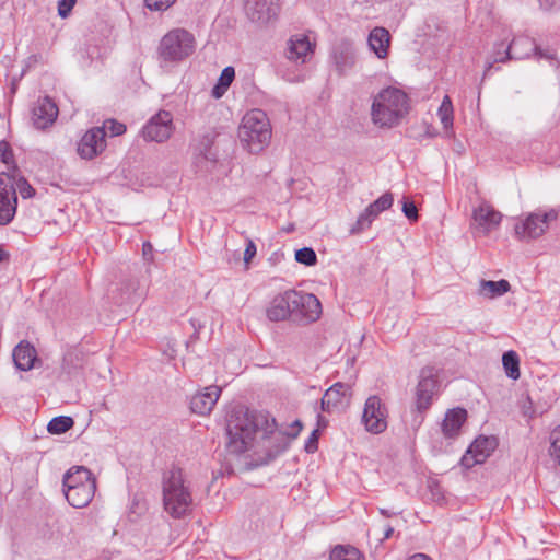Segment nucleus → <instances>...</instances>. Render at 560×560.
<instances>
[{
    "mask_svg": "<svg viewBox=\"0 0 560 560\" xmlns=\"http://www.w3.org/2000/svg\"><path fill=\"white\" fill-rule=\"evenodd\" d=\"M102 127H105V131L108 130L112 137L120 136L126 131V126L115 119L105 120Z\"/></svg>",
    "mask_w": 560,
    "mask_h": 560,
    "instance_id": "37",
    "label": "nucleus"
},
{
    "mask_svg": "<svg viewBox=\"0 0 560 560\" xmlns=\"http://www.w3.org/2000/svg\"><path fill=\"white\" fill-rule=\"evenodd\" d=\"M96 482H88L72 489L65 490V497L75 509L85 508L94 498Z\"/></svg>",
    "mask_w": 560,
    "mask_h": 560,
    "instance_id": "23",
    "label": "nucleus"
},
{
    "mask_svg": "<svg viewBox=\"0 0 560 560\" xmlns=\"http://www.w3.org/2000/svg\"><path fill=\"white\" fill-rule=\"evenodd\" d=\"M505 49H506V46H505L504 43H501V44H498V45L494 46L493 59H492V61H488L486 63L485 75H487L490 72V70L493 67V63L497 62V61H494V59L497 57L498 58H505Z\"/></svg>",
    "mask_w": 560,
    "mask_h": 560,
    "instance_id": "42",
    "label": "nucleus"
},
{
    "mask_svg": "<svg viewBox=\"0 0 560 560\" xmlns=\"http://www.w3.org/2000/svg\"><path fill=\"white\" fill-rule=\"evenodd\" d=\"M510 290V282L505 279L499 281L481 280L479 282L478 294L486 299H495L508 293Z\"/></svg>",
    "mask_w": 560,
    "mask_h": 560,
    "instance_id": "29",
    "label": "nucleus"
},
{
    "mask_svg": "<svg viewBox=\"0 0 560 560\" xmlns=\"http://www.w3.org/2000/svg\"><path fill=\"white\" fill-rule=\"evenodd\" d=\"M63 491L80 487L88 482H96L90 469L83 466H73L63 476Z\"/></svg>",
    "mask_w": 560,
    "mask_h": 560,
    "instance_id": "27",
    "label": "nucleus"
},
{
    "mask_svg": "<svg viewBox=\"0 0 560 560\" xmlns=\"http://www.w3.org/2000/svg\"><path fill=\"white\" fill-rule=\"evenodd\" d=\"M196 48L195 35L184 27H175L161 37L156 59L161 68H173L189 59Z\"/></svg>",
    "mask_w": 560,
    "mask_h": 560,
    "instance_id": "3",
    "label": "nucleus"
},
{
    "mask_svg": "<svg viewBox=\"0 0 560 560\" xmlns=\"http://www.w3.org/2000/svg\"><path fill=\"white\" fill-rule=\"evenodd\" d=\"M302 430V423L300 420H295L291 427L290 430L287 431L284 434L289 438L295 439Z\"/></svg>",
    "mask_w": 560,
    "mask_h": 560,
    "instance_id": "48",
    "label": "nucleus"
},
{
    "mask_svg": "<svg viewBox=\"0 0 560 560\" xmlns=\"http://www.w3.org/2000/svg\"><path fill=\"white\" fill-rule=\"evenodd\" d=\"M74 424L71 417L58 416L52 418L47 425V430L51 434H61L70 430Z\"/></svg>",
    "mask_w": 560,
    "mask_h": 560,
    "instance_id": "32",
    "label": "nucleus"
},
{
    "mask_svg": "<svg viewBox=\"0 0 560 560\" xmlns=\"http://www.w3.org/2000/svg\"><path fill=\"white\" fill-rule=\"evenodd\" d=\"M394 198L390 192L383 194L374 202L370 203L365 210L358 217L355 224L351 228L352 234L360 233L370 228L372 222L378 217L380 213L389 209L393 206Z\"/></svg>",
    "mask_w": 560,
    "mask_h": 560,
    "instance_id": "15",
    "label": "nucleus"
},
{
    "mask_svg": "<svg viewBox=\"0 0 560 560\" xmlns=\"http://www.w3.org/2000/svg\"><path fill=\"white\" fill-rule=\"evenodd\" d=\"M522 412L525 417L532 418L535 413L533 408V402L529 397H526L525 401L522 405Z\"/></svg>",
    "mask_w": 560,
    "mask_h": 560,
    "instance_id": "49",
    "label": "nucleus"
},
{
    "mask_svg": "<svg viewBox=\"0 0 560 560\" xmlns=\"http://www.w3.org/2000/svg\"><path fill=\"white\" fill-rule=\"evenodd\" d=\"M235 78V70L233 67L229 66V67H225L220 77H219V80L218 82L222 85V86H225L226 89L230 88V85L232 84L233 80Z\"/></svg>",
    "mask_w": 560,
    "mask_h": 560,
    "instance_id": "39",
    "label": "nucleus"
},
{
    "mask_svg": "<svg viewBox=\"0 0 560 560\" xmlns=\"http://www.w3.org/2000/svg\"><path fill=\"white\" fill-rule=\"evenodd\" d=\"M472 220L476 223L477 231L482 235H487L500 225L502 214L489 203L482 202L474 209Z\"/></svg>",
    "mask_w": 560,
    "mask_h": 560,
    "instance_id": "19",
    "label": "nucleus"
},
{
    "mask_svg": "<svg viewBox=\"0 0 560 560\" xmlns=\"http://www.w3.org/2000/svg\"><path fill=\"white\" fill-rule=\"evenodd\" d=\"M380 512H381L382 515H384L386 517H390L392 515H396L397 514L396 512H389V511H387L385 509H381Z\"/></svg>",
    "mask_w": 560,
    "mask_h": 560,
    "instance_id": "56",
    "label": "nucleus"
},
{
    "mask_svg": "<svg viewBox=\"0 0 560 560\" xmlns=\"http://www.w3.org/2000/svg\"><path fill=\"white\" fill-rule=\"evenodd\" d=\"M162 500L165 512L173 518H180L191 510L190 483L180 467L173 465L163 471Z\"/></svg>",
    "mask_w": 560,
    "mask_h": 560,
    "instance_id": "2",
    "label": "nucleus"
},
{
    "mask_svg": "<svg viewBox=\"0 0 560 560\" xmlns=\"http://www.w3.org/2000/svg\"><path fill=\"white\" fill-rule=\"evenodd\" d=\"M296 302L295 290L277 294L266 308V316L271 322H292V305Z\"/></svg>",
    "mask_w": 560,
    "mask_h": 560,
    "instance_id": "13",
    "label": "nucleus"
},
{
    "mask_svg": "<svg viewBox=\"0 0 560 560\" xmlns=\"http://www.w3.org/2000/svg\"><path fill=\"white\" fill-rule=\"evenodd\" d=\"M16 206L15 179L8 173H0V225L14 219Z\"/></svg>",
    "mask_w": 560,
    "mask_h": 560,
    "instance_id": "11",
    "label": "nucleus"
},
{
    "mask_svg": "<svg viewBox=\"0 0 560 560\" xmlns=\"http://www.w3.org/2000/svg\"><path fill=\"white\" fill-rule=\"evenodd\" d=\"M330 560H363V557L354 547L337 546L330 552Z\"/></svg>",
    "mask_w": 560,
    "mask_h": 560,
    "instance_id": "33",
    "label": "nucleus"
},
{
    "mask_svg": "<svg viewBox=\"0 0 560 560\" xmlns=\"http://www.w3.org/2000/svg\"><path fill=\"white\" fill-rule=\"evenodd\" d=\"M213 140V137L211 135H207L205 137V141H206V147H205V151H200V154L197 155L196 158V163H199L201 160H206L207 162H214V154L207 149L208 145L211 144Z\"/></svg>",
    "mask_w": 560,
    "mask_h": 560,
    "instance_id": "43",
    "label": "nucleus"
},
{
    "mask_svg": "<svg viewBox=\"0 0 560 560\" xmlns=\"http://www.w3.org/2000/svg\"><path fill=\"white\" fill-rule=\"evenodd\" d=\"M176 0H144L148 9L151 11H165L174 4Z\"/></svg>",
    "mask_w": 560,
    "mask_h": 560,
    "instance_id": "38",
    "label": "nucleus"
},
{
    "mask_svg": "<svg viewBox=\"0 0 560 560\" xmlns=\"http://www.w3.org/2000/svg\"><path fill=\"white\" fill-rule=\"evenodd\" d=\"M389 42V32L384 27L373 28L368 38L371 50H373L375 55L381 59L387 56Z\"/></svg>",
    "mask_w": 560,
    "mask_h": 560,
    "instance_id": "28",
    "label": "nucleus"
},
{
    "mask_svg": "<svg viewBox=\"0 0 560 560\" xmlns=\"http://www.w3.org/2000/svg\"><path fill=\"white\" fill-rule=\"evenodd\" d=\"M317 423H318L319 427H326L327 420L323 416L318 415L317 416Z\"/></svg>",
    "mask_w": 560,
    "mask_h": 560,
    "instance_id": "55",
    "label": "nucleus"
},
{
    "mask_svg": "<svg viewBox=\"0 0 560 560\" xmlns=\"http://www.w3.org/2000/svg\"><path fill=\"white\" fill-rule=\"evenodd\" d=\"M228 89L225 86H222L219 82L213 86L211 94L214 98L222 97Z\"/></svg>",
    "mask_w": 560,
    "mask_h": 560,
    "instance_id": "50",
    "label": "nucleus"
},
{
    "mask_svg": "<svg viewBox=\"0 0 560 560\" xmlns=\"http://www.w3.org/2000/svg\"><path fill=\"white\" fill-rule=\"evenodd\" d=\"M350 395V386L343 383H336L324 394L320 408L325 412H331L336 407L342 404L343 398Z\"/></svg>",
    "mask_w": 560,
    "mask_h": 560,
    "instance_id": "25",
    "label": "nucleus"
},
{
    "mask_svg": "<svg viewBox=\"0 0 560 560\" xmlns=\"http://www.w3.org/2000/svg\"><path fill=\"white\" fill-rule=\"evenodd\" d=\"M77 0H59L58 2V15L61 19H66L70 15L74 8Z\"/></svg>",
    "mask_w": 560,
    "mask_h": 560,
    "instance_id": "41",
    "label": "nucleus"
},
{
    "mask_svg": "<svg viewBox=\"0 0 560 560\" xmlns=\"http://www.w3.org/2000/svg\"><path fill=\"white\" fill-rule=\"evenodd\" d=\"M317 440H318V430H313V432L311 433V436L308 438V440L305 444V450L308 453L314 452L316 450Z\"/></svg>",
    "mask_w": 560,
    "mask_h": 560,
    "instance_id": "47",
    "label": "nucleus"
},
{
    "mask_svg": "<svg viewBox=\"0 0 560 560\" xmlns=\"http://www.w3.org/2000/svg\"><path fill=\"white\" fill-rule=\"evenodd\" d=\"M439 381L433 368H423L420 371L419 382L416 388V407L419 412L428 410L438 394Z\"/></svg>",
    "mask_w": 560,
    "mask_h": 560,
    "instance_id": "12",
    "label": "nucleus"
},
{
    "mask_svg": "<svg viewBox=\"0 0 560 560\" xmlns=\"http://www.w3.org/2000/svg\"><path fill=\"white\" fill-rule=\"evenodd\" d=\"M550 455L553 457L560 466V424L555 428L550 434Z\"/></svg>",
    "mask_w": 560,
    "mask_h": 560,
    "instance_id": "36",
    "label": "nucleus"
},
{
    "mask_svg": "<svg viewBox=\"0 0 560 560\" xmlns=\"http://www.w3.org/2000/svg\"><path fill=\"white\" fill-rule=\"evenodd\" d=\"M558 219V211L549 209L547 211L536 210L522 218L516 219L514 224V236L522 242H529L544 235L550 222Z\"/></svg>",
    "mask_w": 560,
    "mask_h": 560,
    "instance_id": "6",
    "label": "nucleus"
},
{
    "mask_svg": "<svg viewBox=\"0 0 560 560\" xmlns=\"http://www.w3.org/2000/svg\"><path fill=\"white\" fill-rule=\"evenodd\" d=\"M37 359L35 348L27 341H21L13 350V361L21 371H30Z\"/></svg>",
    "mask_w": 560,
    "mask_h": 560,
    "instance_id": "26",
    "label": "nucleus"
},
{
    "mask_svg": "<svg viewBox=\"0 0 560 560\" xmlns=\"http://www.w3.org/2000/svg\"><path fill=\"white\" fill-rule=\"evenodd\" d=\"M0 158L7 164L13 159L12 150L5 141L0 142Z\"/></svg>",
    "mask_w": 560,
    "mask_h": 560,
    "instance_id": "45",
    "label": "nucleus"
},
{
    "mask_svg": "<svg viewBox=\"0 0 560 560\" xmlns=\"http://www.w3.org/2000/svg\"><path fill=\"white\" fill-rule=\"evenodd\" d=\"M402 212L409 220H417L418 219V210L413 202L411 201H405L402 205Z\"/></svg>",
    "mask_w": 560,
    "mask_h": 560,
    "instance_id": "44",
    "label": "nucleus"
},
{
    "mask_svg": "<svg viewBox=\"0 0 560 560\" xmlns=\"http://www.w3.org/2000/svg\"><path fill=\"white\" fill-rule=\"evenodd\" d=\"M226 436V448L233 454L254 450L271 460L285 448L283 434L277 432L276 420L244 406H235L228 413Z\"/></svg>",
    "mask_w": 560,
    "mask_h": 560,
    "instance_id": "1",
    "label": "nucleus"
},
{
    "mask_svg": "<svg viewBox=\"0 0 560 560\" xmlns=\"http://www.w3.org/2000/svg\"><path fill=\"white\" fill-rule=\"evenodd\" d=\"M438 114L444 128L453 126V105L450 96H444Z\"/></svg>",
    "mask_w": 560,
    "mask_h": 560,
    "instance_id": "34",
    "label": "nucleus"
},
{
    "mask_svg": "<svg viewBox=\"0 0 560 560\" xmlns=\"http://www.w3.org/2000/svg\"><path fill=\"white\" fill-rule=\"evenodd\" d=\"M238 138L249 152H260L271 139V126L267 114L258 108L249 110L242 119Z\"/></svg>",
    "mask_w": 560,
    "mask_h": 560,
    "instance_id": "5",
    "label": "nucleus"
},
{
    "mask_svg": "<svg viewBox=\"0 0 560 560\" xmlns=\"http://www.w3.org/2000/svg\"><path fill=\"white\" fill-rule=\"evenodd\" d=\"M9 258V254L0 246V262L7 260Z\"/></svg>",
    "mask_w": 560,
    "mask_h": 560,
    "instance_id": "54",
    "label": "nucleus"
},
{
    "mask_svg": "<svg viewBox=\"0 0 560 560\" xmlns=\"http://www.w3.org/2000/svg\"><path fill=\"white\" fill-rule=\"evenodd\" d=\"M409 97L400 89L388 86L381 90L373 98L371 118L378 127L397 126L408 113Z\"/></svg>",
    "mask_w": 560,
    "mask_h": 560,
    "instance_id": "4",
    "label": "nucleus"
},
{
    "mask_svg": "<svg viewBox=\"0 0 560 560\" xmlns=\"http://www.w3.org/2000/svg\"><path fill=\"white\" fill-rule=\"evenodd\" d=\"M221 394V388L208 386L203 392L195 394L190 399V409L194 413L205 416L211 412Z\"/></svg>",
    "mask_w": 560,
    "mask_h": 560,
    "instance_id": "22",
    "label": "nucleus"
},
{
    "mask_svg": "<svg viewBox=\"0 0 560 560\" xmlns=\"http://www.w3.org/2000/svg\"><path fill=\"white\" fill-rule=\"evenodd\" d=\"M190 323H191V325H192L194 327H196V326H195V320H194V319H191V320H190Z\"/></svg>",
    "mask_w": 560,
    "mask_h": 560,
    "instance_id": "60",
    "label": "nucleus"
},
{
    "mask_svg": "<svg viewBox=\"0 0 560 560\" xmlns=\"http://www.w3.org/2000/svg\"><path fill=\"white\" fill-rule=\"evenodd\" d=\"M175 129L173 115L167 110H160L153 115L142 127L141 133L145 141L165 142Z\"/></svg>",
    "mask_w": 560,
    "mask_h": 560,
    "instance_id": "9",
    "label": "nucleus"
},
{
    "mask_svg": "<svg viewBox=\"0 0 560 560\" xmlns=\"http://www.w3.org/2000/svg\"><path fill=\"white\" fill-rule=\"evenodd\" d=\"M245 11L250 21L266 24L278 15L279 2L278 0H247Z\"/></svg>",
    "mask_w": 560,
    "mask_h": 560,
    "instance_id": "18",
    "label": "nucleus"
},
{
    "mask_svg": "<svg viewBox=\"0 0 560 560\" xmlns=\"http://www.w3.org/2000/svg\"><path fill=\"white\" fill-rule=\"evenodd\" d=\"M532 54L541 59H553V52L549 49H540L535 40L528 36H517L506 46L505 58H495L494 61H506V60H523L528 58Z\"/></svg>",
    "mask_w": 560,
    "mask_h": 560,
    "instance_id": "8",
    "label": "nucleus"
},
{
    "mask_svg": "<svg viewBox=\"0 0 560 560\" xmlns=\"http://www.w3.org/2000/svg\"><path fill=\"white\" fill-rule=\"evenodd\" d=\"M467 411L464 408H454L445 413L442 422V433L446 439L456 438L466 421Z\"/></svg>",
    "mask_w": 560,
    "mask_h": 560,
    "instance_id": "24",
    "label": "nucleus"
},
{
    "mask_svg": "<svg viewBox=\"0 0 560 560\" xmlns=\"http://www.w3.org/2000/svg\"><path fill=\"white\" fill-rule=\"evenodd\" d=\"M408 560H432V559L424 553H416V555L411 556Z\"/></svg>",
    "mask_w": 560,
    "mask_h": 560,
    "instance_id": "53",
    "label": "nucleus"
},
{
    "mask_svg": "<svg viewBox=\"0 0 560 560\" xmlns=\"http://www.w3.org/2000/svg\"><path fill=\"white\" fill-rule=\"evenodd\" d=\"M331 59L339 75L347 74L355 65V49L350 40L338 42L331 50Z\"/></svg>",
    "mask_w": 560,
    "mask_h": 560,
    "instance_id": "20",
    "label": "nucleus"
},
{
    "mask_svg": "<svg viewBox=\"0 0 560 560\" xmlns=\"http://www.w3.org/2000/svg\"><path fill=\"white\" fill-rule=\"evenodd\" d=\"M19 189L22 198H31L35 194V189L24 178H20L15 182V190Z\"/></svg>",
    "mask_w": 560,
    "mask_h": 560,
    "instance_id": "40",
    "label": "nucleus"
},
{
    "mask_svg": "<svg viewBox=\"0 0 560 560\" xmlns=\"http://www.w3.org/2000/svg\"><path fill=\"white\" fill-rule=\"evenodd\" d=\"M394 533V527L390 525H386L384 527V536L381 540L388 539Z\"/></svg>",
    "mask_w": 560,
    "mask_h": 560,
    "instance_id": "52",
    "label": "nucleus"
},
{
    "mask_svg": "<svg viewBox=\"0 0 560 560\" xmlns=\"http://www.w3.org/2000/svg\"><path fill=\"white\" fill-rule=\"evenodd\" d=\"M296 302L292 305V322L310 324L316 322L322 314V304L313 293L295 290Z\"/></svg>",
    "mask_w": 560,
    "mask_h": 560,
    "instance_id": "10",
    "label": "nucleus"
},
{
    "mask_svg": "<svg viewBox=\"0 0 560 560\" xmlns=\"http://www.w3.org/2000/svg\"><path fill=\"white\" fill-rule=\"evenodd\" d=\"M126 302L133 303L135 301L132 300V296L129 294V295L126 298Z\"/></svg>",
    "mask_w": 560,
    "mask_h": 560,
    "instance_id": "58",
    "label": "nucleus"
},
{
    "mask_svg": "<svg viewBox=\"0 0 560 560\" xmlns=\"http://www.w3.org/2000/svg\"><path fill=\"white\" fill-rule=\"evenodd\" d=\"M58 116V107L48 96L38 98L32 109V121L36 129L51 126Z\"/></svg>",
    "mask_w": 560,
    "mask_h": 560,
    "instance_id": "21",
    "label": "nucleus"
},
{
    "mask_svg": "<svg viewBox=\"0 0 560 560\" xmlns=\"http://www.w3.org/2000/svg\"><path fill=\"white\" fill-rule=\"evenodd\" d=\"M314 47L307 35L295 34L288 39L284 55L289 61L303 65L313 56Z\"/></svg>",
    "mask_w": 560,
    "mask_h": 560,
    "instance_id": "16",
    "label": "nucleus"
},
{
    "mask_svg": "<svg viewBox=\"0 0 560 560\" xmlns=\"http://www.w3.org/2000/svg\"><path fill=\"white\" fill-rule=\"evenodd\" d=\"M149 249H151V244L150 243H144L143 244V252L145 253Z\"/></svg>",
    "mask_w": 560,
    "mask_h": 560,
    "instance_id": "57",
    "label": "nucleus"
},
{
    "mask_svg": "<svg viewBox=\"0 0 560 560\" xmlns=\"http://www.w3.org/2000/svg\"><path fill=\"white\" fill-rule=\"evenodd\" d=\"M553 4H555V0H552V1L550 2L549 7H553Z\"/></svg>",
    "mask_w": 560,
    "mask_h": 560,
    "instance_id": "59",
    "label": "nucleus"
},
{
    "mask_svg": "<svg viewBox=\"0 0 560 560\" xmlns=\"http://www.w3.org/2000/svg\"><path fill=\"white\" fill-rule=\"evenodd\" d=\"M40 61H42V56L40 55H38V54L31 55L26 59V67L31 68V67L35 66L36 63H39Z\"/></svg>",
    "mask_w": 560,
    "mask_h": 560,
    "instance_id": "51",
    "label": "nucleus"
},
{
    "mask_svg": "<svg viewBox=\"0 0 560 560\" xmlns=\"http://www.w3.org/2000/svg\"><path fill=\"white\" fill-rule=\"evenodd\" d=\"M106 148L105 127H94L88 130L78 144V153L82 159L92 160Z\"/></svg>",
    "mask_w": 560,
    "mask_h": 560,
    "instance_id": "14",
    "label": "nucleus"
},
{
    "mask_svg": "<svg viewBox=\"0 0 560 560\" xmlns=\"http://www.w3.org/2000/svg\"><path fill=\"white\" fill-rule=\"evenodd\" d=\"M495 445L497 443L493 438H477L462 457V465L466 468H471L477 464L483 463L494 451Z\"/></svg>",
    "mask_w": 560,
    "mask_h": 560,
    "instance_id": "17",
    "label": "nucleus"
},
{
    "mask_svg": "<svg viewBox=\"0 0 560 560\" xmlns=\"http://www.w3.org/2000/svg\"><path fill=\"white\" fill-rule=\"evenodd\" d=\"M502 364L505 371V374L509 378L516 381L521 376L520 372V358L518 354L513 351H506L502 355Z\"/></svg>",
    "mask_w": 560,
    "mask_h": 560,
    "instance_id": "30",
    "label": "nucleus"
},
{
    "mask_svg": "<svg viewBox=\"0 0 560 560\" xmlns=\"http://www.w3.org/2000/svg\"><path fill=\"white\" fill-rule=\"evenodd\" d=\"M388 410L383 399L377 395L366 398L362 412V424L372 434H380L387 429Z\"/></svg>",
    "mask_w": 560,
    "mask_h": 560,
    "instance_id": "7",
    "label": "nucleus"
},
{
    "mask_svg": "<svg viewBox=\"0 0 560 560\" xmlns=\"http://www.w3.org/2000/svg\"><path fill=\"white\" fill-rule=\"evenodd\" d=\"M82 352L77 348H70L63 354L61 369L67 374H71L73 370L82 365Z\"/></svg>",
    "mask_w": 560,
    "mask_h": 560,
    "instance_id": "31",
    "label": "nucleus"
},
{
    "mask_svg": "<svg viewBox=\"0 0 560 560\" xmlns=\"http://www.w3.org/2000/svg\"><path fill=\"white\" fill-rule=\"evenodd\" d=\"M295 260L310 267L317 262V255L312 247H303L295 252Z\"/></svg>",
    "mask_w": 560,
    "mask_h": 560,
    "instance_id": "35",
    "label": "nucleus"
},
{
    "mask_svg": "<svg viewBox=\"0 0 560 560\" xmlns=\"http://www.w3.org/2000/svg\"><path fill=\"white\" fill-rule=\"evenodd\" d=\"M256 252H257V248H256L255 243L252 240H249L247 242V245H246V248L244 252V261L246 264L249 262L256 255Z\"/></svg>",
    "mask_w": 560,
    "mask_h": 560,
    "instance_id": "46",
    "label": "nucleus"
}]
</instances>
